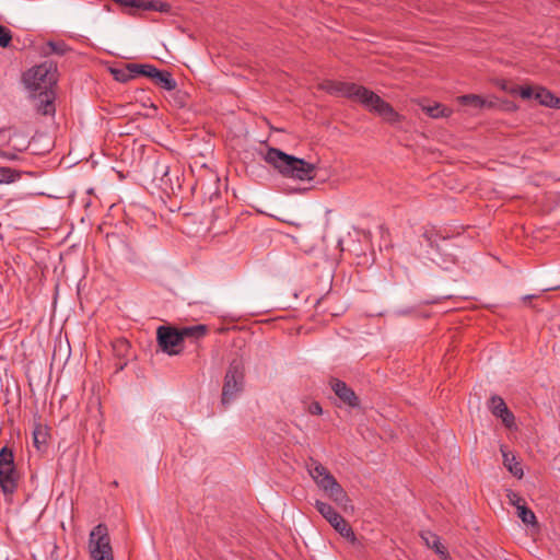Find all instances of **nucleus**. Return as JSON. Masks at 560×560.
Segmentation results:
<instances>
[{
	"label": "nucleus",
	"instance_id": "f8f14e48",
	"mask_svg": "<svg viewBox=\"0 0 560 560\" xmlns=\"http://www.w3.org/2000/svg\"><path fill=\"white\" fill-rule=\"evenodd\" d=\"M489 409L494 417L500 418L502 420L503 424L508 429H512L515 427V417L512 413V411L508 408L502 397L498 395L491 396L489 399Z\"/></svg>",
	"mask_w": 560,
	"mask_h": 560
},
{
	"label": "nucleus",
	"instance_id": "4c0bfd02",
	"mask_svg": "<svg viewBox=\"0 0 560 560\" xmlns=\"http://www.w3.org/2000/svg\"><path fill=\"white\" fill-rule=\"evenodd\" d=\"M536 298L534 294H528L523 298L524 301H530L532 299Z\"/></svg>",
	"mask_w": 560,
	"mask_h": 560
},
{
	"label": "nucleus",
	"instance_id": "c85d7f7f",
	"mask_svg": "<svg viewBox=\"0 0 560 560\" xmlns=\"http://www.w3.org/2000/svg\"><path fill=\"white\" fill-rule=\"evenodd\" d=\"M113 348L118 355H126L129 351L130 345L126 339L120 338L114 341Z\"/></svg>",
	"mask_w": 560,
	"mask_h": 560
},
{
	"label": "nucleus",
	"instance_id": "a211bd4d",
	"mask_svg": "<svg viewBox=\"0 0 560 560\" xmlns=\"http://www.w3.org/2000/svg\"><path fill=\"white\" fill-rule=\"evenodd\" d=\"M329 499H331L337 505L341 506L342 509H347L350 504V498L345 491V489L341 487L339 482L335 485V487L331 490H328L325 492Z\"/></svg>",
	"mask_w": 560,
	"mask_h": 560
},
{
	"label": "nucleus",
	"instance_id": "20e7f679",
	"mask_svg": "<svg viewBox=\"0 0 560 560\" xmlns=\"http://www.w3.org/2000/svg\"><path fill=\"white\" fill-rule=\"evenodd\" d=\"M244 371V364L241 360H233L230 363L224 376L221 397L222 405H230L231 401H233L236 398V396L243 390Z\"/></svg>",
	"mask_w": 560,
	"mask_h": 560
},
{
	"label": "nucleus",
	"instance_id": "ddd939ff",
	"mask_svg": "<svg viewBox=\"0 0 560 560\" xmlns=\"http://www.w3.org/2000/svg\"><path fill=\"white\" fill-rule=\"evenodd\" d=\"M35 98V107L36 112L44 116H54L56 108H55V92L54 90L48 91H42L38 92L37 95L34 96Z\"/></svg>",
	"mask_w": 560,
	"mask_h": 560
},
{
	"label": "nucleus",
	"instance_id": "c756f323",
	"mask_svg": "<svg viewBox=\"0 0 560 560\" xmlns=\"http://www.w3.org/2000/svg\"><path fill=\"white\" fill-rule=\"evenodd\" d=\"M11 40H12L11 31L5 26L0 25V46L2 48H5L10 45Z\"/></svg>",
	"mask_w": 560,
	"mask_h": 560
},
{
	"label": "nucleus",
	"instance_id": "bb28decb",
	"mask_svg": "<svg viewBox=\"0 0 560 560\" xmlns=\"http://www.w3.org/2000/svg\"><path fill=\"white\" fill-rule=\"evenodd\" d=\"M518 517L526 525H535L537 523L534 512L525 505L518 506Z\"/></svg>",
	"mask_w": 560,
	"mask_h": 560
},
{
	"label": "nucleus",
	"instance_id": "c9c22d12",
	"mask_svg": "<svg viewBox=\"0 0 560 560\" xmlns=\"http://www.w3.org/2000/svg\"><path fill=\"white\" fill-rule=\"evenodd\" d=\"M0 156L5 160H9V161H13V160L18 159V155L15 153H12L9 151H3V150L0 151Z\"/></svg>",
	"mask_w": 560,
	"mask_h": 560
},
{
	"label": "nucleus",
	"instance_id": "f03ea898",
	"mask_svg": "<svg viewBox=\"0 0 560 560\" xmlns=\"http://www.w3.org/2000/svg\"><path fill=\"white\" fill-rule=\"evenodd\" d=\"M264 161L272 166L282 177L298 182L314 180L317 165L304 159L288 154L278 148L269 147L262 155Z\"/></svg>",
	"mask_w": 560,
	"mask_h": 560
},
{
	"label": "nucleus",
	"instance_id": "f257e3e1",
	"mask_svg": "<svg viewBox=\"0 0 560 560\" xmlns=\"http://www.w3.org/2000/svg\"><path fill=\"white\" fill-rule=\"evenodd\" d=\"M322 89L329 94L343 96L359 102L368 110L382 117L389 124H396L401 120V116L393 108V106L381 98L373 91L352 83L341 81H325Z\"/></svg>",
	"mask_w": 560,
	"mask_h": 560
},
{
	"label": "nucleus",
	"instance_id": "a878e982",
	"mask_svg": "<svg viewBox=\"0 0 560 560\" xmlns=\"http://www.w3.org/2000/svg\"><path fill=\"white\" fill-rule=\"evenodd\" d=\"M170 166L164 163H156L154 170V177L161 180L162 185H172V179L168 177Z\"/></svg>",
	"mask_w": 560,
	"mask_h": 560
},
{
	"label": "nucleus",
	"instance_id": "7c9ffc66",
	"mask_svg": "<svg viewBox=\"0 0 560 560\" xmlns=\"http://www.w3.org/2000/svg\"><path fill=\"white\" fill-rule=\"evenodd\" d=\"M509 502L514 505L517 510L518 506L525 505L524 499L516 492L510 490L506 494Z\"/></svg>",
	"mask_w": 560,
	"mask_h": 560
},
{
	"label": "nucleus",
	"instance_id": "58836bf2",
	"mask_svg": "<svg viewBox=\"0 0 560 560\" xmlns=\"http://www.w3.org/2000/svg\"><path fill=\"white\" fill-rule=\"evenodd\" d=\"M558 288H559V287H555V288H547V289H545L544 291L556 290V289H558Z\"/></svg>",
	"mask_w": 560,
	"mask_h": 560
},
{
	"label": "nucleus",
	"instance_id": "72a5a7b5",
	"mask_svg": "<svg viewBox=\"0 0 560 560\" xmlns=\"http://www.w3.org/2000/svg\"><path fill=\"white\" fill-rule=\"evenodd\" d=\"M116 3L122 5V7H129V8H141L142 0H115Z\"/></svg>",
	"mask_w": 560,
	"mask_h": 560
},
{
	"label": "nucleus",
	"instance_id": "ea45409f",
	"mask_svg": "<svg viewBox=\"0 0 560 560\" xmlns=\"http://www.w3.org/2000/svg\"><path fill=\"white\" fill-rule=\"evenodd\" d=\"M559 180H560V178H559Z\"/></svg>",
	"mask_w": 560,
	"mask_h": 560
},
{
	"label": "nucleus",
	"instance_id": "2eb2a0df",
	"mask_svg": "<svg viewBox=\"0 0 560 560\" xmlns=\"http://www.w3.org/2000/svg\"><path fill=\"white\" fill-rule=\"evenodd\" d=\"M534 98L544 106L560 109V98L546 88L538 86L535 89Z\"/></svg>",
	"mask_w": 560,
	"mask_h": 560
},
{
	"label": "nucleus",
	"instance_id": "39448f33",
	"mask_svg": "<svg viewBox=\"0 0 560 560\" xmlns=\"http://www.w3.org/2000/svg\"><path fill=\"white\" fill-rule=\"evenodd\" d=\"M89 548L93 560H113L110 538L105 524H98L91 530Z\"/></svg>",
	"mask_w": 560,
	"mask_h": 560
},
{
	"label": "nucleus",
	"instance_id": "6e6552de",
	"mask_svg": "<svg viewBox=\"0 0 560 560\" xmlns=\"http://www.w3.org/2000/svg\"><path fill=\"white\" fill-rule=\"evenodd\" d=\"M159 347L170 355L179 354L182 351L183 338L178 328L160 326L156 330Z\"/></svg>",
	"mask_w": 560,
	"mask_h": 560
},
{
	"label": "nucleus",
	"instance_id": "393cba45",
	"mask_svg": "<svg viewBox=\"0 0 560 560\" xmlns=\"http://www.w3.org/2000/svg\"><path fill=\"white\" fill-rule=\"evenodd\" d=\"M422 109L432 118L448 117L452 113L451 109L435 103L431 106H422Z\"/></svg>",
	"mask_w": 560,
	"mask_h": 560
},
{
	"label": "nucleus",
	"instance_id": "f3484780",
	"mask_svg": "<svg viewBox=\"0 0 560 560\" xmlns=\"http://www.w3.org/2000/svg\"><path fill=\"white\" fill-rule=\"evenodd\" d=\"M137 67H142V65L128 63L124 69H112V73L115 80L119 82H127L135 79L137 75H141L140 68Z\"/></svg>",
	"mask_w": 560,
	"mask_h": 560
},
{
	"label": "nucleus",
	"instance_id": "cd10ccee",
	"mask_svg": "<svg viewBox=\"0 0 560 560\" xmlns=\"http://www.w3.org/2000/svg\"><path fill=\"white\" fill-rule=\"evenodd\" d=\"M142 10H153L158 12H168L171 10V5L166 2L161 1H143L142 0Z\"/></svg>",
	"mask_w": 560,
	"mask_h": 560
},
{
	"label": "nucleus",
	"instance_id": "9d476101",
	"mask_svg": "<svg viewBox=\"0 0 560 560\" xmlns=\"http://www.w3.org/2000/svg\"><path fill=\"white\" fill-rule=\"evenodd\" d=\"M307 470L317 487L327 492L331 490L338 482L337 479L329 472V470L316 460H312L307 466Z\"/></svg>",
	"mask_w": 560,
	"mask_h": 560
},
{
	"label": "nucleus",
	"instance_id": "412c9836",
	"mask_svg": "<svg viewBox=\"0 0 560 560\" xmlns=\"http://www.w3.org/2000/svg\"><path fill=\"white\" fill-rule=\"evenodd\" d=\"M179 334L182 335L183 340L185 338H194V339H201L203 338L208 332V327L203 324L195 325V326H188L179 328Z\"/></svg>",
	"mask_w": 560,
	"mask_h": 560
},
{
	"label": "nucleus",
	"instance_id": "1a4fd4ad",
	"mask_svg": "<svg viewBox=\"0 0 560 560\" xmlns=\"http://www.w3.org/2000/svg\"><path fill=\"white\" fill-rule=\"evenodd\" d=\"M140 68L141 75H144L153 81L155 85L166 91L176 89L177 83L172 73L167 70H160L153 65L144 63Z\"/></svg>",
	"mask_w": 560,
	"mask_h": 560
},
{
	"label": "nucleus",
	"instance_id": "aec40b11",
	"mask_svg": "<svg viewBox=\"0 0 560 560\" xmlns=\"http://www.w3.org/2000/svg\"><path fill=\"white\" fill-rule=\"evenodd\" d=\"M457 100L462 105L470 106L477 109L492 106V102H487L485 98L477 94L462 95Z\"/></svg>",
	"mask_w": 560,
	"mask_h": 560
},
{
	"label": "nucleus",
	"instance_id": "dca6fc26",
	"mask_svg": "<svg viewBox=\"0 0 560 560\" xmlns=\"http://www.w3.org/2000/svg\"><path fill=\"white\" fill-rule=\"evenodd\" d=\"M421 538L424 540L425 545L429 548L434 549V551L440 555L443 560H448L450 556L445 549V547L441 544L440 537L432 532H423L421 534Z\"/></svg>",
	"mask_w": 560,
	"mask_h": 560
},
{
	"label": "nucleus",
	"instance_id": "7ed1b4c3",
	"mask_svg": "<svg viewBox=\"0 0 560 560\" xmlns=\"http://www.w3.org/2000/svg\"><path fill=\"white\" fill-rule=\"evenodd\" d=\"M23 82L32 92L54 90L57 83V66L49 60L34 66L23 74Z\"/></svg>",
	"mask_w": 560,
	"mask_h": 560
},
{
	"label": "nucleus",
	"instance_id": "9b49d317",
	"mask_svg": "<svg viewBox=\"0 0 560 560\" xmlns=\"http://www.w3.org/2000/svg\"><path fill=\"white\" fill-rule=\"evenodd\" d=\"M329 385L335 395L348 407L358 408L360 407V399L352 388H350L346 382L331 377Z\"/></svg>",
	"mask_w": 560,
	"mask_h": 560
},
{
	"label": "nucleus",
	"instance_id": "5701e85b",
	"mask_svg": "<svg viewBox=\"0 0 560 560\" xmlns=\"http://www.w3.org/2000/svg\"><path fill=\"white\" fill-rule=\"evenodd\" d=\"M22 172L9 166L0 165V184H12L21 179Z\"/></svg>",
	"mask_w": 560,
	"mask_h": 560
},
{
	"label": "nucleus",
	"instance_id": "423d86ee",
	"mask_svg": "<svg viewBox=\"0 0 560 560\" xmlns=\"http://www.w3.org/2000/svg\"><path fill=\"white\" fill-rule=\"evenodd\" d=\"M315 508L341 537L351 544L357 541L355 534L349 523L330 504L316 500Z\"/></svg>",
	"mask_w": 560,
	"mask_h": 560
},
{
	"label": "nucleus",
	"instance_id": "473e14b6",
	"mask_svg": "<svg viewBox=\"0 0 560 560\" xmlns=\"http://www.w3.org/2000/svg\"><path fill=\"white\" fill-rule=\"evenodd\" d=\"M518 94L522 98L529 100V98L534 97L535 90L530 86H520Z\"/></svg>",
	"mask_w": 560,
	"mask_h": 560
},
{
	"label": "nucleus",
	"instance_id": "4468645a",
	"mask_svg": "<svg viewBox=\"0 0 560 560\" xmlns=\"http://www.w3.org/2000/svg\"><path fill=\"white\" fill-rule=\"evenodd\" d=\"M33 197V194H21L9 198L3 208L8 214H18L26 210L25 202Z\"/></svg>",
	"mask_w": 560,
	"mask_h": 560
},
{
	"label": "nucleus",
	"instance_id": "e433bc0d",
	"mask_svg": "<svg viewBox=\"0 0 560 560\" xmlns=\"http://www.w3.org/2000/svg\"><path fill=\"white\" fill-rule=\"evenodd\" d=\"M126 364H127L126 362H121L119 360V362L116 364L117 365V370H122Z\"/></svg>",
	"mask_w": 560,
	"mask_h": 560
},
{
	"label": "nucleus",
	"instance_id": "b1692460",
	"mask_svg": "<svg viewBox=\"0 0 560 560\" xmlns=\"http://www.w3.org/2000/svg\"><path fill=\"white\" fill-rule=\"evenodd\" d=\"M422 237L427 241L428 245L431 248H434L436 252H440L441 248L438 245L439 240H445L444 236H441L434 226L425 228L422 233Z\"/></svg>",
	"mask_w": 560,
	"mask_h": 560
},
{
	"label": "nucleus",
	"instance_id": "4be33fe9",
	"mask_svg": "<svg viewBox=\"0 0 560 560\" xmlns=\"http://www.w3.org/2000/svg\"><path fill=\"white\" fill-rule=\"evenodd\" d=\"M503 464L508 470L515 477L522 478L524 472L521 464L516 460L515 456L502 450Z\"/></svg>",
	"mask_w": 560,
	"mask_h": 560
},
{
	"label": "nucleus",
	"instance_id": "2f4dec72",
	"mask_svg": "<svg viewBox=\"0 0 560 560\" xmlns=\"http://www.w3.org/2000/svg\"><path fill=\"white\" fill-rule=\"evenodd\" d=\"M47 47L49 48V52L60 56L67 51V46L63 43L48 42Z\"/></svg>",
	"mask_w": 560,
	"mask_h": 560
},
{
	"label": "nucleus",
	"instance_id": "0eeeda50",
	"mask_svg": "<svg viewBox=\"0 0 560 560\" xmlns=\"http://www.w3.org/2000/svg\"><path fill=\"white\" fill-rule=\"evenodd\" d=\"M18 471L12 450L4 446L0 450V488L4 493H13L18 488Z\"/></svg>",
	"mask_w": 560,
	"mask_h": 560
},
{
	"label": "nucleus",
	"instance_id": "6ab92c4d",
	"mask_svg": "<svg viewBox=\"0 0 560 560\" xmlns=\"http://www.w3.org/2000/svg\"><path fill=\"white\" fill-rule=\"evenodd\" d=\"M48 428L42 423H36L33 430V444L38 451L47 446Z\"/></svg>",
	"mask_w": 560,
	"mask_h": 560
},
{
	"label": "nucleus",
	"instance_id": "f704fd0d",
	"mask_svg": "<svg viewBox=\"0 0 560 560\" xmlns=\"http://www.w3.org/2000/svg\"><path fill=\"white\" fill-rule=\"evenodd\" d=\"M308 412L312 413V415H317L318 416V415L323 413V408H322L319 402L313 401L308 406Z\"/></svg>",
	"mask_w": 560,
	"mask_h": 560
}]
</instances>
